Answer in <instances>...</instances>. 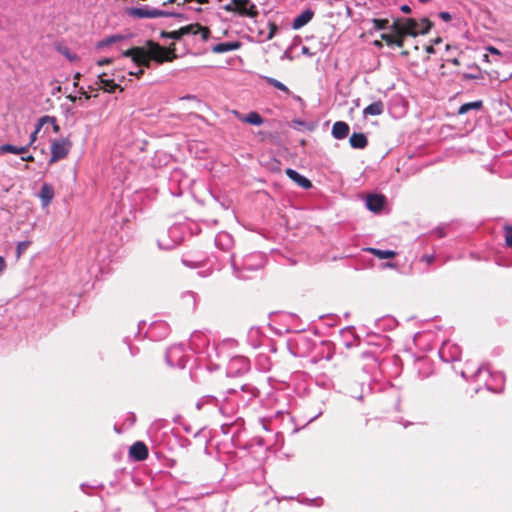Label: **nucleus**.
I'll list each match as a JSON object with an SVG mask.
<instances>
[{
    "mask_svg": "<svg viewBox=\"0 0 512 512\" xmlns=\"http://www.w3.org/2000/svg\"><path fill=\"white\" fill-rule=\"evenodd\" d=\"M165 358L170 366L184 368L187 361L184 346L182 344L171 346L167 349Z\"/></svg>",
    "mask_w": 512,
    "mask_h": 512,
    "instance_id": "6",
    "label": "nucleus"
},
{
    "mask_svg": "<svg viewBox=\"0 0 512 512\" xmlns=\"http://www.w3.org/2000/svg\"><path fill=\"white\" fill-rule=\"evenodd\" d=\"M127 14L129 16L139 18V19H143V18L152 19V18L175 16V14H173V13H168L163 10L156 9V8H150L148 6L129 8L127 10Z\"/></svg>",
    "mask_w": 512,
    "mask_h": 512,
    "instance_id": "5",
    "label": "nucleus"
},
{
    "mask_svg": "<svg viewBox=\"0 0 512 512\" xmlns=\"http://www.w3.org/2000/svg\"><path fill=\"white\" fill-rule=\"evenodd\" d=\"M184 298L187 299V305H190L193 308L196 306V296L193 292L189 291L185 293Z\"/></svg>",
    "mask_w": 512,
    "mask_h": 512,
    "instance_id": "41",
    "label": "nucleus"
},
{
    "mask_svg": "<svg viewBox=\"0 0 512 512\" xmlns=\"http://www.w3.org/2000/svg\"><path fill=\"white\" fill-rule=\"evenodd\" d=\"M122 39H123V37L121 35H112V36H109V37L103 39L102 41H100L98 43V47L99 48L106 47V46H109L112 43H115V42L120 41Z\"/></svg>",
    "mask_w": 512,
    "mask_h": 512,
    "instance_id": "38",
    "label": "nucleus"
},
{
    "mask_svg": "<svg viewBox=\"0 0 512 512\" xmlns=\"http://www.w3.org/2000/svg\"><path fill=\"white\" fill-rule=\"evenodd\" d=\"M72 143L66 139H56L51 143L50 151H51V157L49 162L55 163L63 158H65L70 149H71Z\"/></svg>",
    "mask_w": 512,
    "mask_h": 512,
    "instance_id": "8",
    "label": "nucleus"
},
{
    "mask_svg": "<svg viewBox=\"0 0 512 512\" xmlns=\"http://www.w3.org/2000/svg\"><path fill=\"white\" fill-rule=\"evenodd\" d=\"M367 251L378 257L379 259H390L396 256L393 250H381L378 248H367Z\"/></svg>",
    "mask_w": 512,
    "mask_h": 512,
    "instance_id": "28",
    "label": "nucleus"
},
{
    "mask_svg": "<svg viewBox=\"0 0 512 512\" xmlns=\"http://www.w3.org/2000/svg\"><path fill=\"white\" fill-rule=\"evenodd\" d=\"M416 367L419 373H422V370L425 371V375L432 373L431 363L428 359H419L416 362Z\"/></svg>",
    "mask_w": 512,
    "mask_h": 512,
    "instance_id": "34",
    "label": "nucleus"
},
{
    "mask_svg": "<svg viewBox=\"0 0 512 512\" xmlns=\"http://www.w3.org/2000/svg\"><path fill=\"white\" fill-rule=\"evenodd\" d=\"M6 267L7 264L5 259L2 256H0V275L5 271Z\"/></svg>",
    "mask_w": 512,
    "mask_h": 512,
    "instance_id": "48",
    "label": "nucleus"
},
{
    "mask_svg": "<svg viewBox=\"0 0 512 512\" xmlns=\"http://www.w3.org/2000/svg\"><path fill=\"white\" fill-rule=\"evenodd\" d=\"M41 128H42V127H39V122H38V123H37V125H36V129H35V131L31 134V136H30V141H29V143L27 144V145H29V147H30V146L35 142L36 137H37V134H38V132L41 130Z\"/></svg>",
    "mask_w": 512,
    "mask_h": 512,
    "instance_id": "44",
    "label": "nucleus"
},
{
    "mask_svg": "<svg viewBox=\"0 0 512 512\" xmlns=\"http://www.w3.org/2000/svg\"><path fill=\"white\" fill-rule=\"evenodd\" d=\"M60 52L71 62L77 61L79 58L77 54L71 53L68 49H61Z\"/></svg>",
    "mask_w": 512,
    "mask_h": 512,
    "instance_id": "42",
    "label": "nucleus"
},
{
    "mask_svg": "<svg viewBox=\"0 0 512 512\" xmlns=\"http://www.w3.org/2000/svg\"><path fill=\"white\" fill-rule=\"evenodd\" d=\"M351 396L356 398V399H358V400H361L363 398V392H361L359 394H357V393L351 394Z\"/></svg>",
    "mask_w": 512,
    "mask_h": 512,
    "instance_id": "57",
    "label": "nucleus"
},
{
    "mask_svg": "<svg viewBox=\"0 0 512 512\" xmlns=\"http://www.w3.org/2000/svg\"><path fill=\"white\" fill-rule=\"evenodd\" d=\"M233 268H234V273H235V275H236L237 277H239V278H242L243 276L240 274L239 269H238V268H236V266H235V265H233Z\"/></svg>",
    "mask_w": 512,
    "mask_h": 512,
    "instance_id": "58",
    "label": "nucleus"
},
{
    "mask_svg": "<svg viewBox=\"0 0 512 512\" xmlns=\"http://www.w3.org/2000/svg\"><path fill=\"white\" fill-rule=\"evenodd\" d=\"M439 17L445 21V22H449L451 19H452V16L449 12H446V11H442L439 13Z\"/></svg>",
    "mask_w": 512,
    "mask_h": 512,
    "instance_id": "45",
    "label": "nucleus"
},
{
    "mask_svg": "<svg viewBox=\"0 0 512 512\" xmlns=\"http://www.w3.org/2000/svg\"><path fill=\"white\" fill-rule=\"evenodd\" d=\"M439 354L441 356V358L444 360V361H455V360H458L459 359V350L457 347L449 344V343H445L440 351H439Z\"/></svg>",
    "mask_w": 512,
    "mask_h": 512,
    "instance_id": "15",
    "label": "nucleus"
},
{
    "mask_svg": "<svg viewBox=\"0 0 512 512\" xmlns=\"http://www.w3.org/2000/svg\"><path fill=\"white\" fill-rule=\"evenodd\" d=\"M80 77H81V74L80 73H76L74 75V80H78L79 81Z\"/></svg>",
    "mask_w": 512,
    "mask_h": 512,
    "instance_id": "64",
    "label": "nucleus"
},
{
    "mask_svg": "<svg viewBox=\"0 0 512 512\" xmlns=\"http://www.w3.org/2000/svg\"><path fill=\"white\" fill-rule=\"evenodd\" d=\"M401 11L404 12V13H410L411 12V8L407 5V4H404L400 7Z\"/></svg>",
    "mask_w": 512,
    "mask_h": 512,
    "instance_id": "56",
    "label": "nucleus"
},
{
    "mask_svg": "<svg viewBox=\"0 0 512 512\" xmlns=\"http://www.w3.org/2000/svg\"><path fill=\"white\" fill-rule=\"evenodd\" d=\"M189 345H190V348L195 353H198V354L205 353L210 360H212V358H213L212 353H214L216 355V357H219L220 346H214V347H212V349L210 351L209 339L204 333H202L200 331H195L191 334L190 339H189Z\"/></svg>",
    "mask_w": 512,
    "mask_h": 512,
    "instance_id": "3",
    "label": "nucleus"
},
{
    "mask_svg": "<svg viewBox=\"0 0 512 512\" xmlns=\"http://www.w3.org/2000/svg\"><path fill=\"white\" fill-rule=\"evenodd\" d=\"M111 62H112V59H111V58H104V59H102V60H99V61L97 62V64H98L99 66H104V65H108V64H110Z\"/></svg>",
    "mask_w": 512,
    "mask_h": 512,
    "instance_id": "50",
    "label": "nucleus"
},
{
    "mask_svg": "<svg viewBox=\"0 0 512 512\" xmlns=\"http://www.w3.org/2000/svg\"><path fill=\"white\" fill-rule=\"evenodd\" d=\"M143 72H144L143 69L140 68L137 71H130L129 75H133L137 78H140L143 75Z\"/></svg>",
    "mask_w": 512,
    "mask_h": 512,
    "instance_id": "51",
    "label": "nucleus"
},
{
    "mask_svg": "<svg viewBox=\"0 0 512 512\" xmlns=\"http://www.w3.org/2000/svg\"><path fill=\"white\" fill-rule=\"evenodd\" d=\"M318 501L322 502V499L321 498L305 499V501H303V502L307 503V504L316 503V505H321V503H318Z\"/></svg>",
    "mask_w": 512,
    "mask_h": 512,
    "instance_id": "49",
    "label": "nucleus"
},
{
    "mask_svg": "<svg viewBox=\"0 0 512 512\" xmlns=\"http://www.w3.org/2000/svg\"><path fill=\"white\" fill-rule=\"evenodd\" d=\"M476 373H479L480 375L483 373L489 374L493 381H503L504 382L506 380L505 375L502 372H496V373L492 374L490 372V370L486 367L478 368Z\"/></svg>",
    "mask_w": 512,
    "mask_h": 512,
    "instance_id": "33",
    "label": "nucleus"
},
{
    "mask_svg": "<svg viewBox=\"0 0 512 512\" xmlns=\"http://www.w3.org/2000/svg\"><path fill=\"white\" fill-rule=\"evenodd\" d=\"M385 204V197L382 195L372 194L366 198V207L372 212H380Z\"/></svg>",
    "mask_w": 512,
    "mask_h": 512,
    "instance_id": "14",
    "label": "nucleus"
},
{
    "mask_svg": "<svg viewBox=\"0 0 512 512\" xmlns=\"http://www.w3.org/2000/svg\"><path fill=\"white\" fill-rule=\"evenodd\" d=\"M226 12L238 13L240 16L255 18L258 16L256 5L250 0H231L223 6Z\"/></svg>",
    "mask_w": 512,
    "mask_h": 512,
    "instance_id": "4",
    "label": "nucleus"
},
{
    "mask_svg": "<svg viewBox=\"0 0 512 512\" xmlns=\"http://www.w3.org/2000/svg\"><path fill=\"white\" fill-rule=\"evenodd\" d=\"M431 27L432 23L427 18H423L420 21H416L413 18H405L393 24V29L397 34L410 36L426 34Z\"/></svg>",
    "mask_w": 512,
    "mask_h": 512,
    "instance_id": "2",
    "label": "nucleus"
},
{
    "mask_svg": "<svg viewBox=\"0 0 512 512\" xmlns=\"http://www.w3.org/2000/svg\"><path fill=\"white\" fill-rule=\"evenodd\" d=\"M264 80L268 84L272 85L273 87H275L278 90H281L285 94H287V95L291 94L289 88L285 84H283L282 82L278 81L277 79L266 76V77H264Z\"/></svg>",
    "mask_w": 512,
    "mask_h": 512,
    "instance_id": "32",
    "label": "nucleus"
},
{
    "mask_svg": "<svg viewBox=\"0 0 512 512\" xmlns=\"http://www.w3.org/2000/svg\"><path fill=\"white\" fill-rule=\"evenodd\" d=\"M314 16V12L311 9L304 10L301 14L294 18L292 22V28L294 30H299L307 23H309Z\"/></svg>",
    "mask_w": 512,
    "mask_h": 512,
    "instance_id": "16",
    "label": "nucleus"
},
{
    "mask_svg": "<svg viewBox=\"0 0 512 512\" xmlns=\"http://www.w3.org/2000/svg\"><path fill=\"white\" fill-rule=\"evenodd\" d=\"M47 123L53 125L54 132H58L59 131L60 128H59V125L56 122V118L55 117L45 115V116H43V117H41L39 119V127H43Z\"/></svg>",
    "mask_w": 512,
    "mask_h": 512,
    "instance_id": "36",
    "label": "nucleus"
},
{
    "mask_svg": "<svg viewBox=\"0 0 512 512\" xmlns=\"http://www.w3.org/2000/svg\"><path fill=\"white\" fill-rule=\"evenodd\" d=\"M259 422L261 423V425H262L264 430L270 431V429L268 428L266 419L262 418V419L259 420Z\"/></svg>",
    "mask_w": 512,
    "mask_h": 512,
    "instance_id": "55",
    "label": "nucleus"
},
{
    "mask_svg": "<svg viewBox=\"0 0 512 512\" xmlns=\"http://www.w3.org/2000/svg\"><path fill=\"white\" fill-rule=\"evenodd\" d=\"M149 51L142 47H133L122 53L123 57H129L139 67H150L151 60L158 63L172 61L176 56L173 51L161 47L159 44L149 41Z\"/></svg>",
    "mask_w": 512,
    "mask_h": 512,
    "instance_id": "1",
    "label": "nucleus"
},
{
    "mask_svg": "<svg viewBox=\"0 0 512 512\" xmlns=\"http://www.w3.org/2000/svg\"><path fill=\"white\" fill-rule=\"evenodd\" d=\"M215 243L217 246H221V247H229L230 243H231V237L229 234L227 233H220L216 236L215 238Z\"/></svg>",
    "mask_w": 512,
    "mask_h": 512,
    "instance_id": "35",
    "label": "nucleus"
},
{
    "mask_svg": "<svg viewBox=\"0 0 512 512\" xmlns=\"http://www.w3.org/2000/svg\"><path fill=\"white\" fill-rule=\"evenodd\" d=\"M182 36H184L183 34H180L178 33V30L176 31H172L170 34H169V37L171 39H174V40H179Z\"/></svg>",
    "mask_w": 512,
    "mask_h": 512,
    "instance_id": "47",
    "label": "nucleus"
},
{
    "mask_svg": "<svg viewBox=\"0 0 512 512\" xmlns=\"http://www.w3.org/2000/svg\"><path fill=\"white\" fill-rule=\"evenodd\" d=\"M220 429L223 434L231 435L232 440H235L244 429V420L237 418L233 422H225L221 424Z\"/></svg>",
    "mask_w": 512,
    "mask_h": 512,
    "instance_id": "10",
    "label": "nucleus"
},
{
    "mask_svg": "<svg viewBox=\"0 0 512 512\" xmlns=\"http://www.w3.org/2000/svg\"><path fill=\"white\" fill-rule=\"evenodd\" d=\"M30 244H31L30 241H21L17 244V248H16L17 259H19L21 257V255L28 249Z\"/></svg>",
    "mask_w": 512,
    "mask_h": 512,
    "instance_id": "39",
    "label": "nucleus"
},
{
    "mask_svg": "<svg viewBox=\"0 0 512 512\" xmlns=\"http://www.w3.org/2000/svg\"><path fill=\"white\" fill-rule=\"evenodd\" d=\"M422 260L425 261L427 264H431L434 261L433 255H424L422 257Z\"/></svg>",
    "mask_w": 512,
    "mask_h": 512,
    "instance_id": "52",
    "label": "nucleus"
},
{
    "mask_svg": "<svg viewBox=\"0 0 512 512\" xmlns=\"http://www.w3.org/2000/svg\"><path fill=\"white\" fill-rule=\"evenodd\" d=\"M105 76V74L99 75L100 83L103 85L104 91L112 93L119 87V85L114 83L113 80L106 79Z\"/></svg>",
    "mask_w": 512,
    "mask_h": 512,
    "instance_id": "31",
    "label": "nucleus"
},
{
    "mask_svg": "<svg viewBox=\"0 0 512 512\" xmlns=\"http://www.w3.org/2000/svg\"><path fill=\"white\" fill-rule=\"evenodd\" d=\"M331 133L332 136L337 140L344 139L349 134V125L346 122L337 121L333 124Z\"/></svg>",
    "mask_w": 512,
    "mask_h": 512,
    "instance_id": "19",
    "label": "nucleus"
},
{
    "mask_svg": "<svg viewBox=\"0 0 512 512\" xmlns=\"http://www.w3.org/2000/svg\"><path fill=\"white\" fill-rule=\"evenodd\" d=\"M79 91L83 96H85L86 99L90 98V95H88L87 92L84 91L83 87H81Z\"/></svg>",
    "mask_w": 512,
    "mask_h": 512,
    "instance_id": "59",
    "label": "nucleus"
},
{
    "mask_svg": "<svg viewBox=\"0 0 512 512\" xmlns=\"http://www.w3.org/2000/svg\"><path fill=\"white\" fill-rule=\"evenodd\" d=\"M374 23H375V26L378 28V29H383L385 27V25L388 23L387 20H374Z\"/></svg>",
    "mask_w": 512,
    "mask_h": 512,
    "instance_id": "46",
    "label": "nucleus"
},
{
    "mask_svg": "<svg viewBox=\"0 0 512 512\" xmlns=\"http://www.w3.org/2000/svg\"><path fill=\"white\" fill-rule=\"evenodd\" d=\"M503 392V387H500L499 389H495L494 386H480L479 388L475 389V393H481V394H500Z\"/></svg>",
    "mask_w": 512,
    "mask_h": 512,
    "instance_id": "37",
    "label": "nucleus"
},
{
    "mask_svg": "<svg viewBox=\"0 0 512 512\" xmlns=\"http://www.w3.org/2000/svg\"><path fill=\"white\" fill-rule=\"evenodd\" d=\"M241 47V43L238 41L234 42H223L218 43L212 47V52L216 54L226 53L229 51L238 50Z\"/></svg>",
    "mask_w": 512,
    "mask_h": 512,
    "instance_id": "21",
    "label": "nucleus"
},
{
    "mask_svg": "<svg viewBox=\"0 0 512 512\" xmlns=\"http://www.w3.org/2000/svg\"><path fill=\"white\" fill-rule=\"evenodd\" d=\"M136 422V416L134 413L129 412L126 415V419L124 423L121 426H118L117 424L114 425V430L120 434L123 431L127 430L128 428L132 427L134 423Z\"/></svg>",
    "mask_w": 512,
    "mask_h": 512,
    "instance_id": "26",
    "label": "nucleus"
},
{
    "mask_svg": "<svg viewBox=\"0 0 512 512\" xmlns=\"http://www.w3.org/2000/svg\"><path fill=\"white\" fill-rule=\"evenodd\" d=\"M29 150V145L25 146H15L12 144H3L0 146V155L12 153L17 155H22L27 153Z\"/></svg>",
    "mask_w": 512,
    "mask_h": 512,
    "instance_id": "22",
    "label": "nucleus"
},
{
    "mask_svg": "<svg viewBox=\"0 0 512 512\" xmlns=\"http://www.w3.org/2000/svg\"><path fill=\"white\" fill-rule=\"evenodd\" d=\"M451 62H452V64H454L456 66L460 65V62L457 58L452 59Z\"/></svg>",
    "mask_w": 512,
    "mask_h": 512,
    "instance_id": "62",
    "label": "nucleus"
},
{
    "mask_svg": "<svg viewBox=\"0 0 512 512\" xmlns=\"http://www.w3.org/2000/svg\"><path fill=\"white\" fill-rule=\"evenodd\" d=\"M349 143L352 148L364 149L368 144V140L363 133H353L350 136Z\"/></svg>",
    "mask_w": 512,
    "mask_h": 512,
    "instance_id": "23",
    "label": "nucleus"
},
{
    "mask_svg": "<svg viewBox=\"0 0 512 512\" xmlns=\"http://www.w3.org/2000/svg\"><path fill=\"white\" fill-rule=\"evenodd\" d=\"M505 230H506V235H505L506 244L509 247H512V226H506Z\"/></svg>",
    "mask_w": 512,
    "mask_h": 512,
    "instance_id": "43",
    "label": "nucleus"
},
{
    "mask_svg": "<svg viewBox=\"0 0 512 512\" xmlns=\"http://www.w3.org/2000/svg\"><path fill=\"white\" fill-rule=\"evenodd\" d=\"M221 403V400H219L217 397L213 396V395H205L203 397H201L197 403H196V408L198 410H200L205 404H214V405H219V411L222 413V414H225L226 413V406L220 404Z\"/></svg>",
    "mask_w": 512,
    "mask_h": 512,
    "instance_id": "18",
    "label": "nucleus"
},
{
    "mask_svg": "<svg viewBox=\"0 0 512 512\" xmlns=\"http://www.w3.org/2000/svg\"><path fill=\"white\" fill-rule=\"evenodd\" d=\"M178 33L183 35H196L198 33H201V37L203 41L208 40L210 35V30L207 27H202L200 24H190L187 26H183L180 29H178Z\"/></svg>",
    "mask_w": 512,
    "mask_h": 512,
    "instance_id": "11",
    "label": "nucleus"
},
{
    "mask_svg": "<svg viewBox=\"0 0 512 512\" xmlns=\"http://www.w3.org/2000/svg\"><path fill=\"white\" fill-rule=\"evenodd\" d=\"M250 368L249 360L243 356L233 357L227 366V375L229 377H238L246 373Z\"/></svg>",
    "mask_w": 512,
    "mask_h": 512,
    "instance_id": "9",
    "label": "nucleus"
},
{
    "mask_svg": "<svg viewBox=\"0 0 512 512\" xmlns=\"http://www.w3.org/2000/svg\"><path fill=\"white\" fill-rule=\"evenodd\" d=\"M287 176L293 180L295 183H297L300 187L304 189H309L312 187V183L309 179H307L305 176L299 174L297 171L288 168L286 170Z\"/></svg>",
    "mask_w": 512,
    "mask_h": 512,
    "instance_id": "17",
    "label": "nucleus"
},
{
    "mask_svg": "<svg viewBox=\"0 0 512 512\" xmlns=\"http://www.w3.org/2000/svg\"><path fill=\"white\" fill-rule=\"evenodd\" d=\"M384 111V104L381 100L375 101L368 105L364 110L363 114L365 116L371 115V116H378L381 115Z\"/></svg>",
    "mask_w": 512,
    "mask_h": 512,
    "instance_id": "24",
    "label": "nucleus"
},
{
    "mask_svg": "<svg viewBox=\"0 0 512 512\" xmlns=\"http://www.w3.org/2000/svg\"><path fill=\"white\" fill-rule=\"evenodd\" d=\"M464 77H465L466 79H476V78H477V76H476V75H473V74H466Z\"/></svg>",
    "mask_w": 512,
    "mask_h": 512,
    "instance_id": "61",
    "label": "nucleus"
},
{
    "mask_svg": "<svg viewBox=\"0 0 512 512\" xmlns=\"http://www.w3.org/2000/svg\"><path fill=\"white\" fill-rule=\"evenodd\" d=\"M54 197V189L50 184L44 183L41 187L39 198L41 200L42 207H47Z\"/></svg>",
    "mask_w": 512,
    "mask_h": 512,
    "instance_id": "20",
    "label": "nucleus"
},
{
    "mask_svg": "<svg viewBox=\"0 0 512 512\" xmlns=\"http://www.w3.org/2000/svg\"><path fill=\"white\" fill-rule=\"evenodd\" d=\"M369 366H370L371 368H376V367H377V362H376V360H375V359H371V363L369 364Z\"/></svg>",
    "mask_w": 512,
    "mask_h": 512,
    "instance_id": "60",
    "label": "nucleus"
},
{
    "mask_svg": "<svg viewBox=\"0 0 512 512\" xmlns=\"http://www.w3.org/2000/svg\"><path fill=\"white\" fill-rule=\"evenodd\" d=\"M263 263H264V259L261 254H258V253L251 254V255H248L244 259L243 269L249 270V271H254V270L261 268L263 266Z\"/></svg>",
    "mask_w": 512,
    "mask_h": 512,
    "instance_id": "13",
    "label": "nucleus"
},
{
    "mask_svg": "<svg viewBox=\"0 0 512 512\" xmlns=\"http://www.w3.org/2000/svg\"><path fill=\"white\" fill-rule=\"evenodd\" d=\"M404 35L398 34L397 36L390 34H383L381 37L388 45H396L398 47H402L404 45L403 37Z\"/></svg>",
    "mask_w": 512,
    "mask_h": 512,
    "instance_id": "29",
    "label": "nucleus"
},
{
    "mask_svg": "<svg viewBox=\"0 0 512 512\" xmlns=\"http://www.w3.org/2000/svg\"><path fill=\"white\" fill-rule=\"evenodd\" d=\"M254 446L259 447L263 452H266L265 444L262 438L256 437L250 441V443L247 445L248 449L253 448Z\"/></svg>",
    "mask_w": 512,
    "mask_h": 512,
    "instance_id": "40",
    "label": "nucleus"
},
{
    "mask_svg": "<svg viewBox=\"0 0 512 512\" xmlns=\"http://www.w3.org/2000/svg\"><path fill=\"white\" fill-rule=\"evenodd\" d=\"M427 52H428V53H434V48H433V46H429V47L427 48Z\"/></svg>",
    "mask_w": 512,
    "mask_h": 512,
    "instance_id": "63",
    "label": "nucleus"
},
{
    "mask_svg": "<svg viewBox=\"0 0 512 512\" xmlns=\"http://www.w3.org/2000/svg\"><path fill=\"white\" fill-rule=\"evenodd\" d=\"M482 108V101L468 102L459 107L458 114H466L470 110H479Z\"/></svg>",
    "mask_w": 512,
    "mask_h": 512,
    "instance_id": "30",
    "label": "nucleus"
},
{
    "mask_svg": "<svg viewBox=\"0 0 512 512\" xmlns=\"http://www.w3.org/2000/svg\"><path fill=\"white\" fill-rule=\"evenodd\" d=\"M269 388V391L266 392L267 399L264 403V405L267 408L273 407L274 404H277L278 397H279V391L275 389V386H267Z\"/></svg>",
    "mask_w": 512,
    "mask_h": 512,
    "instance_id": "27",
    "label": "nucleus"
},
{
    "mask_svg": "<svg viewBox=\"0 0 512 512\" xmlns=\"http://www.w3.org/2000/svg\"><path fill=\"white\" fill-rule=\"evenodd\" d=\"M487 50H488L491 54L500 55V51H499L497 48L493 47V46H489V47L487 48Z\"/></svg>",
    "mask_w": 512,
    "mask_h": 512,
    "instance_id": "54",
    "label": "nucleus"
},
{
    "mask_svg": "<svg viewBox=\"0 0 512 512\" xmlns=\"http://www.w3.org/2000/svg\"><path fill=\"white\" fill-rule=\"evenodd\" d=\"M181 231L178 226H172L166 234L160 236L157 240L160 249L169 250L177 246L181 241Z\"/></svg>",
    "mask_w": 512,
    "mask_h": 512,
    "instance_id": "7",
    "label": "nucleus"
},
{
    "mask_svg": "<svg viewBox=\"0 0 512 512\" xmlns=\"http://www.w3.org/2000/svg\"><path fill=\"white\" fill-rule=\"evenodd\" d=\"M235 114L239 117V119L245 123L251 124V125H262L264 120L261 117V115L257 112H250L246 116L242 117L238 112L235 111Z\"/></svg>",
    "mask_w": 512,
    "mask_h": 512,
    "instance_id": "25",
    "label": "nucleus"
},
{
    "mask_svg": "<svg viewBox=\"0 0 512 512\" xmlns=\"http://www.w3.org/2000/svg\"><path fill=\"white\" fill-rule=\"evenodd\" d=\"M129 454L135 461H143L148 457V448L143 442L137 441L130 447Z\"/></svg>",
    "mask_w": 512,
    "mask_h": 512,
    "instance_id": "12",
    "label": "nucleus"
},
{
    "mask_svg": "<svg viewBox=\"0 0 512 512\" xmlns=\"http://www.w3.org/2000/svg\"><path fill=\"white\" fill-rule=\"evenodd\" d=\"M21 160L26 161V162H32V161H34V157H33V155H26V153H25V154H22Z\"/></svg>",
    "mask_w": 512,
    "mask_h": 512,
    "instance_id": "53",
    "label": "nucleus"
}]
</instances>
